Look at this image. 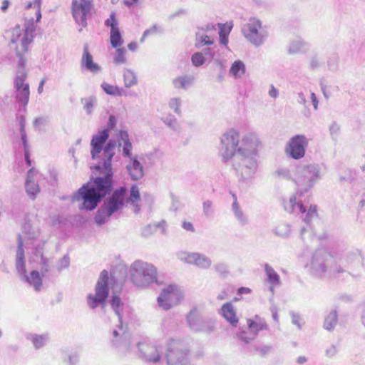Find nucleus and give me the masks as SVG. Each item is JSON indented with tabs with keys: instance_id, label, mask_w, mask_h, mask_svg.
Masks as SVG:
<instances>
[{
	"instance_id": "nucleus-1",
	"label": "nucleus",
	"mask_w": 365,
	"mask_h": 365,
	"mask_svg": "<svg viewBox=\"0 0 365 365\" xmlns=\"http://www.w3.org/2000/svg\"><path fill=\"white\" fill-rule=\"evenodd\" d=\"M116 146L118 140L108 138L102 150V157H99L97 163L91 165L90 168L98 175H91L90 180L76 192L75 199L82 201L79 205L80 210H94L115 186L112 160Z\"/></svg>"
},
{
	"instance_id": "nucleus-2",
	"label": "nucleus",
	"mask_w": 365,
	"mask_h": 365,
	"mask_svg": "<svg viewBox=\"0 0 365 365\" xmlns=\"http://www.w3.org/2000/svg\"><path fill=\"white\" fill-rule=\"evenodd\" d=\"M239 143V133L235 130H230L221 138L220 150L222 161L227 163L233 159L232 166L240 180L246 182L255 174L258 163V155L236 152Z\"/></svg>"
},
{
	"instance_id": "nucleus-3",
	"label": "nucleus",
	"mask_w": 365,
	"mask_h": 365,
	"mask_svg": "<svg viewBox=\"0 0 365 365\" xmlns=\"http://www.w3.org/2000/svg\"><path fill=\"white\" fill-rule=\"evenodd\" d=\"M303 196L299 197L297 193L296 195L290 197L288 201L284 202V210L289 213H294L296 211L302 214V220L307 225L306 227H302L300 230V236L304 244L309 247L307 242H312L316 240V237L313 233L312 229L310 225V222L315 217H317V205H311L308 210L304 203L306 200L302 199Z\"/></svg>"
},
{
	"instance_id": "nucleus-4",
	"label": "nucleus",
	"mask_w": 365,
	"mask_h": 365,
	"mask_svg": "<svg viewBox=\"0 0 365 365\" xmlns=\"http://www.w3.org/2000/svg\"><path fill=\"white\" fill-rule=\"evenodd\" d=\"M321 167L319 164H300L296 167L293 180L297 186V194L301 197L308 193L321 178Z\"/></svg>"
},
{
	"instance_id": "nucleus-5",
	"label": "nucleus",
	"mask_w": 365,
	"mask_h": 365,
	"mask_svg": "<svg viewBox=\"0 0 365 365\" xmlns=\"http://www.w3.org/2000/svg\"><path fill=\"white\" fill-rule=\"evenodd\" d=\"M363 267V258L359 250L348 252L346 255L340 258L339 262L331 267L334 275L347 272L354 277L360 276V271Z\"/></svg>"
},
{
	"instance_id": "nucleus-6",
	"label": "nucleus",
	"mask_w": 365,
	"mask_h": 365,
	"mask_svg": "<svg viewBox=\"0 0 365 365\" xmlns=\"http://www.w3.org/2000/svg\"><path fill=\"white\" fill-rule=\"evenodd\" d=\"M15 266L21 278L31 286L34 287L35 291L39 292L42 287V277L37 270H32L29 274H27L24 244L20 235L18 238Z\"/></svg>"
},
{
	"instance_id": "nucleus-7",
	"label": "nucleus",
	"mask_w": 365,
	"mask_h": 365,
	"mask_svg": "<svg viewBox=\"0 0 365 365\" xmlns=\"http://www.w3.org/2000/svg\"><path fill=\"white\" fill-rule=\"evenodd\" d=\"M333 256L329 252L323 249H318L312 255L309 262L305 265V268L313 277L322 278L328 271L333 274L331 271V267H334V264H331Z\"/></svg>"
},
{
	"instance_id": "nucleus-8",
	"label": "nucleus",
	"mask_w": 365,
	"mask_h": 365,
	"mask_svg": "<svg viewBox=\"0 0 365 365\" xmlns=\"http://www.w3.org/2000/svg\"><path fill=\"white\" fill-rule=\"evenodd\" d=\"M130 269L131 281L137 287H147L157 282V269L152 264L136 260Z\"/></svg>"
},
{
	"instance_id": "nucleus-9",
	"label": "nucleus",
	"mask_w": 365,
	"mask_h": 365,
	"mask_svg": "<svg viewBox=\"0 0 365 365\" xmlns=\"http://www.w3.org/2000/svg\"><path fill=\"white\" fill-rule=\"evenodd\" d=\"M109 273L103 269L98 279L95 288V294H88L86 297L87 304L91 309L100 307L104 309L109 295Z\"/></svg>"
},
{
	"instance_id": "nucleus-10",
	"label": "nucleus",
	"mask_w": 365,
	"mask_h": 365,
	"mask_svg": "<svg viewBox=\"0 0 365 365\" xmlns=\"http://www.w3.org/2000/svg\"><path fill=\"white\" fill-rule=\"evenodd\" d=\"M190 350L180 341L170 339L166 344L165 359L168 365H187Z\"/></svg>"
},
{
	"instance_id": "nucleus-11",
	"label": "nucleus",
	"mask_w": 365,
	"mask_h": 365,
	"mask_svg": "<svg viewBox=\"0 0 365 365\" xmlns=\"http://www.w3.org/2000/svg\"><path fill=\"white\" fill-rule=\"evenodd\" d=\"M262 29V21L257 18H250L242 28V33L247 40L256 47L264 44L268 37V32Z\"/></svg>"
},
{
	"instance_id": "nucleus-12",
	"label": "nucleus",
	"mask_w": 365,
	"mask_h": 365,
	"mask_svg": "<svg viewBox=\"0 0 365 365\" xmlns=\"http://www.w3.org/2000/svg\"><path fill=\"white\" fill-rule=\"evenodd\" d=\"M106 197L107 198L103 203L115 213L122 210L128 202V189L125 186H120L115 189L113 186L112 190Z\"/></svg>"
},
{
	"instance_id": "nucleus-13",
	"label": "nucleus",
	"mask_w": 365,
	"mask_h": 365,
	"mask_svg": "<svg viewBox=\"0 0 365 365\" xmlns=\"http://www.w3.org/2000/svg\"><path fill=\"white\" fill-rule=\"evenodd\" d=\"M308 144L309 140L304 135H295L288 141L285 152L291 158L299 160L305 155Z\"/></svg>"
},
{
	"instance_id": "nucleus-14",
	"label": "nucleus",
	"mask_w": 365,
	"mask_h": 365,
	"mask_svg": "<svg viewBox=\"0 0 365 365\" xmlns=\"http://www.w3.org/2000/svg\"><path fill=\"white\" fill-rule=\"evenodd\" d=\"M182 298L181 292L176 285L170 284L164 288L158 297L159 307L165 310L170 309Z\"/></svg>"
},
{
	"instance_id": "nucleus-15",
	"label": "nucleus",
	"mask_w": 365,
	"mask_h": 365,
	"mask_svg": "<svg viewBox=\"0 0 365 365\" xmlns=\"http://www.w3.org/2000/svg\"><path fill=\"white\" fill-rule=\"evenodd\" d=\"M139 358L148 363L156 364L160 361L163 352V347L153 343L139 342L138 344Z\"/></svg>"
},
{
	"instance_id": "nucleus-16",
	"label": "nucleus",
	"mask_w": 365,
	"mask_h": 365,
	"mask_svg": "<svg viewBox=\"0 0 365 365\" xmlns=\"http://www.w3.org/2000/svg\"><path fill=\"white\" fill-rule=\"evenodd\" d=\"M92 4L90 0H72L71 12L76 22L82 27L87 26V16L90 14Z\"/></svg>"
},
{
	"instance_id": "nucleus-17",
	"label": "nucleus",
	"mask_w": 365,
	"mask_h": 365,
	"mask_svg": "<svg viewBox=\"0 0 365 365\" xmlns=\"http://www.w3.org/2000/svg\"><path fill=\"white\" fill-rule=\"evenodd\" d=\"M178 257L187 264L195 265L203 269H209L212 264V260L210 257L199 252H182L178 254Z\"/></svg>"
},
{
	"instance_id": "nucleus-18",
	"label": "nucleus",
	"mask_w": 365,
	"mask_h": 365,
	"mask_svg": "<svg viewBox=\"0 0 365 365\" xmlns=\"http://www.w3.org/2000/svg\"><path fill=\"white\" fill-rule=\"evenodd\" d=\"M109 133L108 129H101L92 136L91 140V155L93 160L99 159L105 143L109 138Z\"/></svg>"
},
{
	"instance_id": "nucleus-19",
	"label": "nucleus",
	"mask_w": 365,
	"mask_h": 365,
	"mask_svg": "<svg viewBox=\"0 0 365 365\" xmlns=\"http://www.w3.org/2000/svg\"><path fill=\"white\" fill-rule=\"evenodd\" d=\"M260 142L256 134L252 133H247L243 136L241 141L239 140L236 152L258 155V148Z\"/></svg>"
},
{
	"instance_id": "nucleus-20",
	"label": "nucleus",
	"mask_w": 365,
	"mask_h": 365,
	"mask_svg": "<svg viewBox=\"0 0 365 365\" xmlns=\"http://www.w3.org/2000/svg\"><path fill=\"white\" fill-rule=\"evenodd\" d=\"M26 78L14 79V88L16 89L15 98L18 104L25 108L29 101V85L25 83Z\"/></svg>"
},
{
	"instance_id": "nucleus-21",
	"label": "nucleus",
	"mask_w": 365,
	"mask_h": 365,
	"mask_svg": "<svg viewBox=\"0 0 365 365\" xmlns=\"http://www.w3.org/2000/svg\"><path fill=\"white\" fill-rule=\"evenodd\" d=\"M125 170L133 181H138L145 175L143 165L138 160V155H134L133 158L129 159L125 165Z\"/></svg>"
},
{
	"instance_id": "nucleus-22",
	"label": "nucleus",
	"mask_w": 365,
	"mask_h": 365,
	"mask_svg": "<svg viewBox=\"0 0 365 365\" xmlns=\"http://www.w3.org/2000/svg\"><path fill=\"white\" fill-rule=\"evenodd\" d=\"M81 68L92 73H98L101 71V67L93 61L92 54L88 50V44L83 46V55L81 60Z\"/></svg>"
},
{
	"instance_id": "nucleus-23",
	"label": "nucleus",
	"mask_w": 365,
	"mask_h": 365,
	"mask_svg": "<svg viewBox=\"0 0 365 365\" xmlns=\"http://www.w3.org/2000/svg\"><path fill=\"white\" fill-rule=\"evenodd\" d=\"M118 147H122V155L123 158H132L133 145L126 130H120L117 135Z\"/></svg>"
},
{
	"instance_id": "nucleus-24",
	"label": "nucleus",
	"mask_w": 365,
	"mask_h": 365,
	"mask_svg": "<svg viewBox=\"0 0 365 365\" xmlns=\"http://www.w3.org/2000/svg\"><path fill=\"white\" fill-rule=\"evenodd\" d=\"M22 29L24 31V36L21 38V46L22 51L26 53L28 51L29 45L33 41L34 37V33L36 30V26L34 20L31 19L27 21Z\"/></svg>"
},
{
	"instance_id": "nucleus-25",
	"label": "nucleus",
	"mask_w": 365,
	"mask_h": 365,
	"mask_svg": "<svg viewBox=\"0 0 365 365\" xmlns=\"http://www.w3.org/2000/svg\"><path fill=\"white\" fill-rule=\"evenodd\" d=\"M219 313L232 327H236L237 326L239 318L232 302L225 303Z\"/></svg>"
},
{
	"instance_id": "nucleus-26",
	"label": "nucleus",
	"mask_w": 365,
	"mask_h": 365,
	"mask_svg": "<svg viewBox=\"0 0 365 365\" xmlns=\"http://www.w3.org/2000/svg\"><path fill=\"white\" fill-rule=\"evenodd\" d=\"M187 322L189 327L195 331L203 330L202 319L200 317L197 309L194 308L187 315Z\"/></svg>"
},
{
	"instance_id": "nucleus-27",
	"label": "nucleus",
	"mask_w": 365,
	"mask_h": 365,
	"mask_svg": "<svg viewBox=\"0 0 365 365\" xmlns=\"http://www.w3.org/2000/svg\"><path fill=\"white\" fill-rule=\"evenodd\" d=\"M26 339L32 343L36 349H39L47 344L49 341V334L48 333L42 334L28 333L26 335Z\"/></svg>"
},
{
	"instance_id": "nucleus-28",
	"label": "nucleus",
	"mask_w": 365,
	"mask_h": 365,
	"mask_svg": "<svg viewBox=\"0 0 365 365\" xmlns=\"http://www.w3.org/2000/svg\"><path fill=\"white\" fill-rule=\"evenodd\" d=\"M109 303L111 306L112 309L113 310V312H115V314L117 315V317L118 318L119 325L118 326V327L120 329H123V327H122L123 316L121 314V311L123 310L124 304L122 302L120 297L115 294L113 295L110 297V299L109 300Z\"/></svg>"
},
{
	"instance_id": "nucleus-29",
	"label": "nucleus",
	"mask_w": 365,
	"mask_h": 365,
	"mask_svg": "<svg viewBox=\"0 0 365 365\" xmlns=\"http://www.w3.org/2000/svg\"><path fill=\"white\" fill-rule=\"evenodd\" d=\"M113 214L115 212L112 210H109L108 207L103 203L96 212L95 222L98 225L101 226L106 224Z\"/></svg>"
},
{
	"instance_id": "nucleus-30",
	"label": "nucleus",
	"mask_w": 365,
	"mask_h": 365,
	"mask_svg": "<svg viewBox=\"0 0 365 365\" xmlns=\"http://www.w3.org/2000/svg\"><path fill=\"white\" fill-rule=\"evenodd\" d=\"M264 268L268 283L272 286H279L281 284L280 277L273 267L268 263H265Z\"/></svg>"
},
{
	"instance_id": "nucleus-31",
	"label": "nucleus",
	"mask_w": 365,
	"mask_h": 365,
	"mask_svg": "<svg viewBox=\"0 0 365 365\" xmlns=\"http://www.w3.org/2000/svg\"><path fill=\"white\" fill-rule=\"evenodd\" d=\"M193 83V77L187 75L178 76L173 80V86L177 89L187 90Z\"/></svg>"
},
{
	"instance_id": "nucleus-32",
	"label": "nucleus",
	"mask_w": 365,
	"mask_h": 365,
	"mask_svg": "<svg viewBox=\"0 0 365 365\" xmlns=\"http://www.w3.org/2000/svg\"><path fill=\"white\" fill-rule=\"evenodd\" d=\"M231 210L235 219L241 226H245L248 224V217L245 214L239 203H232Z\"/></svg>"
},
{
	"instance_id": "nucleus-33",
	"label": "nucleus",
	"mask_w": 365,
	"mask_h": 365,
	"mask_svg": "<svg viewBox=\"0 0 365 365\" xmlns=\"http://www.w3.org/2000/svg\"><path fill=\"white\" fill-rule=\"evenodd\" d=\"M338 322V314L336 309H331L329 313L325 316L324 321V328L327 331H332Z\"/></svg>"
},
{
	"instance_id": "nucleus-34",
	"label": "nucleus",
	"mask_w": 365,
	"mask_h": 365,
	"mask_svg": "<svg viewBox=\"0 0 365 365\" xmlns=\"http://www.w3.org/2000/svg\"><path fill=\"white\" fill-rule=\"evenodd\" d=\"M16 56L19 57L18 65L16 71L15 78H27V72L26 71V60L21 53L20 51L16 50Z\"/></svg>"
},
{
	"instance_id": "nucleus-35",
	"label": "nucleus",
	"mask_w": 365,
	"mask_h": 365,
	"mask_svg": "<svg viewBox=\"0 0 365 365\" xmlns=\"http://www.w3.org/2000/svg\"><path fill=\"white\" fill-rule=\"evenodd\" d=\"M256 318L259 319V322L250 319L247 320V327L257 336L259 331L267 329V324L264 319H261L258 316H256Z\"/></svg>"
},
{
	"instance_id": "nucleus-36",
	"label": "nucleus",
	"mask_w": 365,
	"mask_h": 365,
	"mask_svg": "<svg viewBox=\"0 0 365 365\" xmlns=\"http://www.w3.org/2000/svg\"><path fill=\"white\" fill-rule=\"evenodd\" d=\"M101 87L106 94L110 96H122V94H124L123 88L118 86H113L106 82H103Z\"/></svg>"
},
{
	"instance_id": "nucleus-37",
	"label": "nucleus",
	"mask_w": 365,
	"mask_h": 365,
	"mask_svg": "<svg viewBox=\"0 0 365 365\" xmlns=\"http://www.w3.org/2000/svg\"><path fill=\"white\" fill-rule=\"evenodd\" d=\"M230 73L235 78H241L245 73V65L240 61H235L231 66Z\"/></svg>"
},
{
	"instance_id": "nucleus-38",
	"label": "nucleus",
	"mask_w": 365,
	"mask_h": 365,
	"mask_svg": "<svg viewBox=\"0 0 365 365\" xmlns=\"http://www.w3.org/2000/svg\"><path fill=\"white\" fill-rule=\"evenodd\" d=\"M110 42L113 48H117L123 43V39L120 29H110Z\"/></svg>"
},
{
	"instance_id": "nucleus-39",
	"label": "nucleus",
	"mask_w": 365,
	"mask_h": 365,
	"mask_svg": "<svg viewBox=\"0 0 365 365\" xmlns=\"http://www.w3.org/2000/svg\"><path fill=\"white\" fill-rule=\"evenodd\" d=\"M214 43V39L208 36L207 34L202 32L201 31H198L196 33V43L195 46L198 48H201L205 45H212Z\"/></svg>"
},
{
	"instance_id": "nucleus-40",
	"label": "nucleus",
	"mask_w": 365,
	"mask_h": 365,
	"mask_svg": "<svg viewBox=\"0 0 365 365\" xmlns=\"http://www.w3.org/2000/svg\"><path fill=\"white\" fill-rule=\"evenodd\" d=\"M124 85L126 88H130L138 83L135 73L130 69L125 68L123 71Z\"/></svg>"
},
{
	"instance_id": "nucleus-41",
	"label": "nucleus",
	"mask_w": 365,
	"mask_h": 365,
	"mask_svg": "<svg viewBox=\"0 0 365 365\" xmlns=\"http://www.w3.org/2000/svg\"><path fill=\"white\" fill-rule=\"evenodd\" d=\"M212 269L221 278L225 279L230 274V267L225 262H216Z\"/></svg>"
},
{
	"instance_id": "nucleus-42",
	"label": "nucleus",
	"mask_w": 365,
	"mask_h": 365,
	"mask_svg": "<svg viewBox=\"0 0 365 365\" xmlns=\"http://www.w3.org/2000/svg\"><path fill=\"white\" fill-rule=\"evenodd\" d=\"M25 189L28 196L31 200L36 199V195L40 191L38 185L34 180H26Z\"/></svg>"
},
{
	"instance_id": "nucleus-43",
	"label": "nucleus",
	"mask_w": 365,
	"mask_h": 365,
	"mask_svg": "<svg viewBox=\"0 0 365 365\" xmlns=\"http://www.w3.org/2000/svg\"><path fill=\"white\" fill-rule=\"evenodd\" d=\"M306 43L302 39L292 41L288 46V53L290 54L297 53L306 48Z\"/></svg>"
},
{
	"instance_id": "nucleus-44",
	"label": "nucleus",
	"mask_w": 365,
	"mask_h": 365,
	"mask_svg": "<svg viewBox=\"0 0 365 365\" xmlns=\"http://www.w3.org/2000/svg\"><path fill=\"white\" fill-rule=\"evenodd\" d=\"M63 361L68 365H76L79 361V355L76 351L68 352L66 350H63Z\"/></svg>"
},
{
	"instance_id": "nucleus-45",
	"label": "nucleus",
	"mask_w": 365,
	"mask_h": 365,
	"mask_svg": "<svg viewBox=\"0 0 365 365\" xmlns=\"http://www.w3.org/2000/svg\"><path fill=\"white\" fill-rule=\"evenodd\" d=\"M274 233L280 237L287 238L291 233V226L288 223H280L276 227Z\"/></svg>"
},
{
	"instance_id": "nucleus-46",
	"label": "nucleus",
	"mask_w": 365,
	"mask_h": 365,
	"mask_svg": "<svg viewBox=\"0 0 365 365\" xmlns=\"http://www.w3.org/2000/svg\"><path fill=\"white\" fill-rule=\"evenodd\" d=\"M45 242H39L33 249L32 251V260L36 262H38L42 258H46L43 256V248Z\"/></svg>"
},
{
	"instance_id": "nucleus-47",
	"label": "nucleus",
	"mask_w": 365,
	"mask_h": 365,
	"mask_svg": "<svg viewBox=\"0 0 365 365\" xmlns=\"http://www.w3.org/2000/svg\"><path fill=\"white\" fill-rule=\"evenodd\" d=\"M237 338L241 341L247 344L252 340L256 338V334L253 333L248 327L247 330H240L237 334Z\"/></svg>"
},
{
	"instance_id": "nucleus-48",
	"label": "nucleus",
	"mask_w": 365,
	"mask_h": 365,
	"mask_svg": "<svg viewBox=\"0 0 365 365\" xmlns=\"http://www.w3.org/2000/svg\"><path fill=\"white\" fill-rule=\"evenodd\" d=\"M24 36V31L19 25H16L11 31V43H17L19 42L21 44V38Z\"/></svg>"
},
{
	"instance_id": "nucleus-49",
	"label": "nucleus",
	"mask_w": 365,
	"mask_h": 365,
	"mask_svg": "<svg viewBox=\"0 0 365 365\" xmlns=\"http://www.w3.org/2000/svg\"><path fill=\"white\" fill-rule=\"evenodd\" d=\"M164 123L174 131H179L180 125L176 118L172 115H168L163 119Z\"/></svg>"
},
{
	"instance_id": "nucleus-50",
	"label": "nucleus",
	"mask_w": 365,
	"mask_h": 365,
	"mask_svg": "<svg viewBox=\"0 0 365 365\" xmlns=\"http://www.w3.org/2000/svg\"><path fill=\"white\" fill-rule=\"evenodd\" d=\"M126 50L125 48H117L115 56L113 57V61L115 64H123L126 62L125 54Z\"/></svg>"
},
{
	"instance_id": "nucleus-51",
	"label": "nucleus",
	"mask_w": 365,
	"mask_h": 365,
	"mask_svg": "<svg viewBox=\"0 0 365 365\" xmlns=\"http://www.w3.org/2000/svg\"><path fill=\"white\" fill-rule=\"evenodd\" d=\"M17 119H18L19 123V132H20V135H21V141H24L26 143V140H28L26 132L25 130L26 118L24 115H21L17 116Z\"/></svg>"
},
{
	"instance_id": "nucleus-52",
	"label": "nucleus",
	"mask_w": 365,
	"mask_h": 365,
	"mask_svg": "<svg viewBox=\"0 0 365 365\" xmlns=\"http://www.w3.org/2000/svg\"><path fill=\"white\" fill-rule=\"evenodd\" d=\"M140 199V195L138 187L135 184L132 185L130 189V197L128 198V202L134 204L135 202L139 201Z\"/></svg>"
},
{
	"instance_id": "nucleus-53",
	"label": "nucleus",
	"mask_w": 365,
	"mask_h": 365,
	"mask_svg": "<svg viewBox=\"0 0 365 365\" xmlns=\"http://www.w3.org/2000/svg\"><path fill=\"white\" fill-rule=\"evenodd\" d=\"M161 225H165V220H162L161 222L154 225H148L143 229L141 232L142 236L145 237L150 236L154 232L156 231L158 227Z\"/></svg>"
},
{
	"instance_id": "nucleus-54",
	"label": "nucleus",
	"mask_w": 365,
	"mask_h": 365,
	"mask_svg": "<svg viewBox=\"0 0 365 365\" xmlns=\"http://www.w3.org/2000/svg\"><path fill=\"white\" fill-rule=\"evenodd\" d=\"M181 104H182V101H181L180 98H178V97L171 98L168 103L169 108L170 109L173 110V111L178 115H181V110H180Z\"/></svg>"
},
{
	"instance_id": "nucleus-55",
	"label": "nucleus",
	"mask_w": 365,
	"mask_h": 365,
	"mask_svg": "<svg viewBox=\"0 0 365 365\" xmlns=\"http://www.w3.org/2000/svg\"><path fill=\"white\" fill-rule=\"evenodd\" d=\"M41 0H34L33 1L28 2V4L26 6V9H29L32 7L36 9V21H39L41 19Z\"/></svg>"
},
{
	"instance_id": "nucleus-56",
	"label": "nucleus",
	"mask_w": 365,
	"mask_h": 365,
	"mask_svg": "<svg viewBox=\"0 0 365 365\" xmlns=\"http://www.w3.org/2000/svg\"><path fill=\"white\" fill-rule=\"evenodd\" d=\"M191 61L195 66L199 67L203 65L207 60L202 53L196 52L192 55Z\"/></svg>"
},
{
	"instance_id": "nucleus-57",
	"label": "nucleus",
	"mask_w": 365,
	"mask_h": 365,
	"mask_svg": "<svg viewBox=\"0 0 365 365\" xmlns=\"http://www.w3.org/2000/svg\"><path fill=\"white\" fill-rule=\"evenodd\" d=\"M104 24H105V26L106 27H110V29H119L118 23V21L116 19V14H115V12L112 11L110 13V14L109 18H108L105 21Z\"/></svg>"
},
{
	"instance_id": "nucleus-58",
	"label": "nucleus",
	"mask_w": 365,
	"mask_h": 365,
	"mask_svg": "<svg viewBox=\"0 0 365 365\" xmlns=\"http://www.w3.org/2000/svg\"><path fill=\"white\" fill-rule=\"evenodd\" d=\"M70 265V257L68 255L63 256L57 263V269L61 272L63 269L68 268Z\"/></svg>"
},
{
	"instance_id": "nucleus-59",
	"label": "nucleus",
	"mask_w": 365,
	"mask_h": 365,
	"mask_svg": "<svg viewBox=\"0 0 365 365\" xmlns=\"http://www.w3.org/2000/svg\"><path fill=\"white\" fill-rule=\"evenodd\" d=\"M94 101L95 98L93 96H89L81 99V101L84 103V109L88 114H91L92 113Z\"/></svg>"
},
{
	"instance_id": "nucleus-60",
	"label": "nucleus",
	"mask_w": 365,
	"mask_h": 365,
	"mask_svg": "<svg viewBox=\"0 0 365 365\" xmlns=\"http://www.w3.org/2000/svg\"><path fill=\"white\" fill-rule=\"evenodd\" d=\"M203 213L206 217L213 214V203L211 200H207L202 203Z\"/></svg>"
},
{
	"instance_id": "nucleus-61",
	"label": "nucleus",
	"mask_w": 365,
	"mask_h": 365,
	"mask_svg": "<svg viewBox=\"0 0 365 365\" xmlns=\"http://www.w3.org/2000/svg\"><path fill=\"white\" fill-rule=\"evenodd\" d=\"M172 203L170 206V210L174 212H177L180 210L182 208V204L180 202L179 198L175 196L173 194L170 195Z\"/></svg>"
},
{
	"instance_id": "nucleus-62",
	"label": "nucleus",
	"mask_w": 365,
	"mask_h": 365,
	"mask_svg": "<svg viewBox=\"0 0 365 365\" xmlns=\"http://www.w3.org/2000/svg\"><path fill=\"white\" fill-rule=\"evenodd\" d=\"M253 349L262 356H265L272 349V346L269 345H255Z\"/></svg>"
},
{
	"instance_id": "nucleus-63",
	"label": "nucleus",
	"mask_w": 365,
	"mask_h": 365,
	"mask_svg": "<svg viewBox=\"0 0 365 365\" xmlns=\"http://www.w3.org/2000/svg\"><path fill=\"white\" fill-rule=\"evenodd\" d=\"M276 174L277 175L278 177L285 180H290L294 178H292L289 172V170L285 168H278L276 170Z\"/></svg>"
},
{
	"instance_id": "nucleus-64",
	"label": "nucleus",
	"mask_w": 365,
	"mask_h": 365,
	"mask_svg": "<svg viewBox=\"0 0 365 365\" xmlns=\"http://www.w3.org/2000/svg\"><path fill=\"white\" fill-rule=\"evenodd\" d=\"M39 264H41V274L42 277H46L48 272H49V261L48 258H42L40 260Z\"/></svg>"
}]
</instances>
